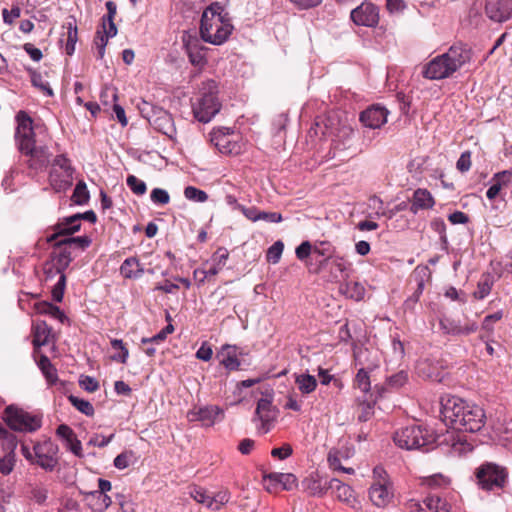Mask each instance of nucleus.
<instances>
[{
	"mask_svg": "<svg viewBox=\"0 0 512 512\" xmlns=\"http://www.w3.org/2000/svg\"><path fill=\"white\" fill-rule=\"evenodd\" d=\"M441 413L453 429L465 432L479 431L486 421L482 407L456 396L442 400Z\"/></svg>",
	"mask_w": 512,
	"mask_h": 512,
	"instance_id": "1",
	"label": "nucleus"
},
{
	"mask_svg": "<svg viewBox=\"0 0 512 512\" xmlns=\"http://www.w3.org/2000/svg\"><path fill=\"white\" fill-rule=\"evenodd\" d=\"M16 120L15 138L20 152L28 157V167L36 171L45 168L49 163L51 153L46 146L35 145V133L31 117L26 112L19 111Z\"/></svg>",
	"mask_w": 512,
	"mask_h": 512,
	"instance_id": "2",
	"label": "nucleus"
},
{
	"mask_svg": "<svg viewBox=\"0 0 512 512\" xmlns=\"http://www.w3.org/2000/svg\"><path fill=\"white\" fill-rule=\"evenodd\" d=\"M233 30L228 13L224 7L215 2L210 4L202 13L200 35L203 41L221 45L230 36Z\"/></svg>",
	"mask_w": 512,
	"mask_h": 512,
	"instance_id": "3",
	"label": "nucleus"
},
{
	"mask_svg": "<svg viewBox=\"0 0 512 512\" xmlns=\"http://www.w3.org/2000/svg\"><path fill=\"white\" fill-rule=\"evenodd\" d=\"M471 60V51L466 46L454 45L447 52L434 57L423 69V76L431 80L450 77Z\"/></svg>",
	"mask_w": 512,
	"mask_h": 512,
	"instance_id": "4",
	"label": "nucleus"
},
{
	"mask_svg": "<svg viewBox=\"0 0 512 512\" xmlns=\"http://www.w3.org/2000/svg\"><path fill=\"white\" fill-rule=\"evenodd\" d=\"M194 117L208 123L220 111L221 103L217 97V85L210 80L203 84L199 98L192 105Z\"/></svg>",
	"mask_w": 512,
	"mask_h": 512,
	"instance_id": "5",
	"label": "nucleus"
},
{
	"mask_svg": "<svg viewBox=\"0 0 512 512\" xmlns=\"http://www.w3.org/2000/svg\"><path fill=\"white\" fill-rule=\"evenodd\" d=\"M371 503L378 508L387 507L394 497L393 484L381 466L373 469V482L368 490Z\"/></svg>",
	"mask_w": 512,
	"mask_h": 512,
	"instance_id": "6",
	"label": "nucleus"
},
{
	"mask_svg": "<svg viewBox=\"0 0 512 512\" xmlns=\"http://www.w3.org/2000/svg\"><path fill=\"white\" fill-rule=\"evenodd\" d=\"M394 442L403 449L412 450L428 446L433 442V436L421 426H408L397 431Z\"/></svg>",
	"mask_w": 512,
	"mask_h": 512,
	"instance_id": "7",
	"label": "nucleus"
},
{
	"mask_svg": "<svg viewBox=\"0 0 512 512\" xmlns=\"http://www.w3.org/2000/svg\"><path fill=\"white\" fill-rule=\"evenodd\" d=\"M3 419L11 429L20 432H33L41 426L40 417L14 405L6 407Z\"/></svg>",
	"mask_w": 512,
	"mask_h": 512,
	"instance_id": "8",
	"label": "nucleus"
},
{
	"mask_svg": "<svg viewBox=\"0 0 512 512\" xmlns=\"http://www.w3.org/2000/svg\"><path fill=\"white\" fill-rule=\"evenodd\" d=\"M141 115L159 132L172 137L175 127L172 116L163 108L156 107L149 102L142 101L139 105Z\"/></svg>",
	"mask_w": 512,
	"mask_h": 512,
	"instance_id": "9",
	"label": "nucleus"
},
{
	"mask_svg": "<svg viewBox=\"0 0 512 512\" xmlns=\"http://www.w3.org/2000/svg\"><path fill=\"white\" fill-rule=\"evenodd\" d=\"M74 169L65 155H57L51 166L49 182L55 192L67 190L73 182Z\"/></svg>",
	"mask_w": 512,
	"mask_h": 512,
	"instance_id": "10",
	"label": "nucleus"
},
{
	"mask_svg": "<svg viewBox=\"0 0 512 512\" xmlns=\"http://www.w3.org/2000/svg\"><path fill=\"white\" fill-rule=\"evenodd\" d=\"M0 446L2 447L3 456H0V473L9 475L15 466V449L17 447V439L14 434L7 431L0 425Z\"/></svg>",
	"mask_w": 512,
	"mask_h": 512,
	"instance_id": "11",
	"label": "nucleus"
},
{
	"mask_svg": "<svg viewBox=\"0 0 512 512\" xmlns=\"http://www.w3.org/2000/svg\"><path fill=\"white\" fill-rule=\"evenodd\" d=\"M476 477L481 488L492 490L503 486L506 474L499 466L488 463L478 468Z\"/></svg>",
	"mask_w": 512,
	"mask_h": 512,
	"instance_id": "12",
	"label": "nucleus"
},
{
	"mask_svg": "<svg viewBox=\"0 0 512 512\" xmlns=\"http://www.w3.org/2000/svg\"><path fill=\"white\" fill-rule=\"evenodd\" d=\"M36 463L43 469L52 471L58 463V447L52 441H44L33 447Z\"/></svg>",
	"mask_w": 512,
	"mask_h": 512,
	"instance_id": "13",
	"label": "nucleus"
},
{
	"mask_svg": "<svg viewBox=\"0 0 512 512\" xmlns=\"http://www.w3.org/2000/svg\"><path fill=\"white\" fill-rule=\"evenodd\" d=\"M409 512H450V504L438 497L428 496L423 501L411 499L407 502Z\"/></svg>",
	"mask_w": 512,
	"mask_h": 512,
	"instance_id": "14",
	"label": "nucleus"
},
{
	"mask_svg": "<svg viewBox=\"0 0 512 512\" xmlns=\"http://www.w3.org/2000/svg\"><path fill=\"white\" fill-rule=\"evenodd\" d=\"M275 418L276 411L272 407V397L259 399L253 419L260 422L258 430L263 434L269 432Z\"/></svg>",
	"mask_w": 512,
	"mask_h": 512,
	"instance_id": "15",
	"label": "nucleus"
},
{
	"mask_svg": "<svg viewBox=\"0 0 512 512\" xmlns=\"http://www.w3.org/2000/svg\"><path fill=\"white\" fill-rule=\"evenodd\" d=\"M230 133L231 130L226 127L218 128L210 133L211 143L222 154H238L241 150L240 145L230 138Z\"/></svg>",
	"mask_w": 512,
	"mask_h": 512,
	"instance_id": "16",
	"label": "nucleus"
},
{
	"mask_svg": "<svg viewBox=\"0 0 512 512\" xmlns=\"http://www.w3.org/2000/svg\"><path fill=\"white\" fill-rule=\"evenodd\" d=\"M224 411L215 405L195 407L187 413L189 421H200L206 426H212L223 419Z\"/></svg>",
	"mask_w": 512,
	"mask_h": 512,
	"instance_id": "17",
	"label": "nucleus"
},
{
	"mask_svg": "<svg viewBox=\"0 0 512 512\" xmlns=\"http://www.w3.org/2000/svg\"><path fill=\"white\" fill-rule=\"evenodd\" d=\"M351 19L357 25L373 27L379 21L378 9L372 3L363 2L351 11Z\"/></svg>",
	"mask_w": 512,
	"mask_h": 512,
	"instance_id": "18",
	"label": "nucleus"
},
{
	"mask_svg": "<svg viewBox=\"0 0 512 512\" xmlns=\"http://www.w3.org/2000/svg\"><path fill=\"white\" fill-rule=\"evenodd\" d=\"M485 12L495 22H504L512 17V0H486Z\"/></svg>",
	"mask_w": 512,
	"mask_h": 512,
	"instance_id": "19",
	"label": "nucleus"
},
{
	"mask_svg": "<svg viewBox=\"0 0 512 512\" xmlns=\"http://www.w3.org/2000/svg\"><path fill=\"white\" fill-rule=\"evenodd\" d=\"M388 111L380 105H373L360 114L361 123L370 129H378L387 122Z\"/></svg>",
	"mask_w": 512,
	"mask_h": 512,
	"instance_id": "20",
	"label": "nucleus"
},
{
	"mask_svg": "<svg viewBox=\"0 0 512 512\" xmlns=\"http://www.w3.org/2000/svg\"><path fill=\"white\" fill-rule=\"evenodd\" d=\"M440 327L446 334L469 335L477 330L478 325L474 321L462 323L460 320L444 317L440 320Z\"/></svg>",
	"mask_w": 512,
	"mask_h": 512,
	"instance_id": "21",
	"label": "nucleus"
},
{
	"mask_svg": "<svg viewBox=\"0 0 512 512\" xmlns=\"http://www.w3.org/2000/svg\"><path fill=\"white\" fill-rule=\"evenodd\" d=\"M329 489H332L335 492L336 497L349 505L351 508L355 510H359L361 508L360 502L357 500L353 489L343 484L338 479H330L329 480Z\"/></svg>",
	"mask_w": 512,
	"mask_h": 512,
	"instance_id": "22",
	"label": "nucleus"
},
{
	"mask_svg": "<svg viewBox=\"0 0 512 512\" xmlns=\"http://www.w3.org/2000/svg\"><path fill=\"white\" fill-rule=\"evenodd\" d=\"M183 43L191 64L194 66L204 65L205 57L202 53V47L199 39L191 35H184Z\"/></svg>",
	"mask_w": 512,
	"mask_h": 512,
	"instance_id": "23",
	"label": "nucleus"
},
{
	"mask_svg": "<svg viewBox=\"0 0 512 512\" xmlns=\"http://www.w3.org/2000/svg\"><path fill=\"white\" fill-rule=\"evenodd\" d=\"M435 200L432 194L427 189L418 188L414 191L410 211L413 214H417L420 210H428L433 208Z\"/></svg>",
	"mask_w": 512,
	"mask_h": 512,
	"instance_id": "24",
	"label": "nucleus"
},
{
	"mask_svg": "<svg viewBox=\"0 0 512 512\" xmlns=\"http://www.w3.org/2000/svg\"><path fill=\"white\" fill-rule=\"evenodd\" d=\"M80 215H73L56 225V232L48 237V242L57 240L59 237H67L80 229Z\"/></svg>",
	"mask_w": 512,
	"mask_h": 512,
	"instance_id": "25",
	"label": "nucleus"
},
{
	"mask_svg": "<svg viewBox=\"0 0 512 512\" xmlns=\"http://www.w3.org/2000/svg\"><path fill=\"white\" fill-rule=\"evenodd\" d=\"M217 357L220 363L229 371L238 370L240 360L237 357V347L232 345H224L218 352Z\"/></svg>",
	"mask_w": 512,
	"mask_h": 512,
	"instance_id": "26",
	"label": "nucleus"
},
{
	"mask_svg": "<svg viewBox=\"0 0 512 512\" xmlns=\"http://www.w3.org/2000/svg\"><path fill=\"white\" fill-rule=\"evenodd\" d=\"M302 487L310 496H322L329 489V480L312 475L303 480Z\"/></svg>",
	"mask_w": 512,
	"mask_h": 512,
	"instance_id": "27",
	"label": "nucleus"
},
{
	"mask_svg": "<svg viewBox=\"0 0 512 512\" xmlns=\"http://www.w3.org/2000/svg\"><path fill=\"white\" fill-rule=\"evenodd\" d=\"M264 479L275 485H281L284 490H292L297 486V478L291 473L273 472L265 475Z\"/></svg>",
	"mask_w": 512,
	"mask_h": 512,
	"instance_id": "28",
	"label": "nucleus"
},
{
	"mask_svg": "<svg viewBox=\"0 0 512 512\" xmlns=\"http://www.w3.org/2000/svg\"><path fill=\"white\" fill-rule=\"evenodd\" d=\"M86 500L89 507L96 512H101L111 505V498L101 492L86 493Z\"/></svg>",
	"mask_w": 512,
	"mask_h": 512,
	"instance_id": "29",
	"label": "nucleus"
},
{
	"mask_svg": "<svg viewBox=\"0 0 512 512\" xmlns=\"http://www.w3.org/2000/svg\"><path fill=\"white\" fill-rule=\"evenodd\" d=\"M144 270L136 257H130L124 260L120 267V273L123 277L132 279L142 276Z\"/></svg>",
	"mask_w": 512,
	"mask_h": 512,
	"instance_id": "30",
	"label": "nucleus"
},
{
	"mask_svg": "<svg viewBox=\"0 0 512 512\" xmlns=\"http://www.w3.org/2000/svg\"><path fill=\"white\" fill-rule=\"evenodd\" d=\"M339 291L348 298L359 301L364 298L365 288L356 281H346L339 287Z\"/></svg>",
	"mask_w": 512,
	"mask_h": 512,
	"instance_id": "31",
	"label": "nucleus"
},
{
	"mask_svg": "<svg viewBox=\"0 0 512 512\" xmlns=\"http://www.w3.org/2000/svg\"><path fill=\"white\" fill-rule=\"evenodd\" d=\"M108 34V26L105 23H101V26L98 28L95 38L94 44L97 48V57L102 59L105 55V48L108 43L109 38H112Z\"/></svg>",
	"mask_w": 512,
	"mask_h": 512,
	"instance_id": "32",
	"label": "nucleus"
},
{
	"mask_svg": "<svg viewBox=\"0 0 512 512\" xmlns=\"http://www.w3.org/2000/svg\"><path fill=\"white\" fill-rule=\"evenodd\" d=\"M445 441L451 444L452 452L455 454L460 455L472 450L471 445L461 436L456 435L454 432L448 433Z\"/></svg>",
	"mask_w": 512,
	"mask_h": 512,
	"instance_id": "33",
	"label": "nucleus"
},
{
	"mask_svg": "<svg viewBox=\"0 0 512 512\" xmlns=\"http://www.w3.org/2000/svg\"><path fill=\"white\" fill-rule=\"evenodd\" d=\"M51 329L45 322H37L34 326L33 344L36 347L44 346L49 342Z\"/></svg>",
	"mask_w": 512,
	"mask_h": 512,
	"instance_id": "34",
	"label": "nucleus"
},
{
	"mask_svg": "<svg viewBox=\"0 0 512 512\" xmlns=\"http://www.w3.org/2000/svg\"><path fill=\"white\" fill-rule=\"evenodd\" d=\"M295 383L299 391L303 394H310L316 389V378L309 374H300L295 378Z\"/></svg>",
	"mask_w": 512,
	"mask_h": 512,
	"instance_id": "35",
	"label": "nucleus"
},
{
	"mask_svg": "<svg viewBox=\"0 0 512 512\" xmlns=\"http://www.w3.org/2000/svg\"><path fill=\"white\" fill-rule=\"evenodd\" d=\"M38 366L50 384H53L57 381V370L46 355H42L40 357Z\"/></svg>",
	"mask_w": 512,
	"mask_h": 512,
	"instance_id": "36",
	"label": "nucleus"
},
{
	"mask_svg": "<svg viewBox=\"0 0 512 512\" xmlns=\"http://www.w3.org/2000/svg\"><path fill=\"white\" fill-rule=\"evenodd\" d=\"M105 5L108 14L106 16H103L102 23H105L108 26V34L110 36H116L117 27L114 23V17L116 15L117 6L113 1H107Z\"/></svg>",
	"mask_w": 512,
	"mask_h": 512,
	"instance_id": "37",
	"label": "nucleus"
},
{
	"mask_svg": "<svg viewBox=\"0 0 512 512\" xmlns=\"http://www.w3.org/2000/svg\"><path fill=\"white\" fill-rule=\"evenodd\" d=\"M27 494L31 500L43 504L47 499L48 489L42 484H30Z\"/></svg>",
	"mask_w": 512,
	"mask_h": 512,
	"instance_id": "38",
	"label": "nucleus"
},
{
	"mask_svg": "<svg viewBox=\"0 0 512 512\" xmlns=\"http://www.w3.org/2000/svg\"><path fill=\"white\" fill-rule=\"evenodd\" d=\"M230 497L231 495L228 490H221L213 496L210 495L208 509H211L213 511H219L229 502Z\"/></svg>",
	"mask_w": 512,
	"mask_h": 512,
	"instance_id": "39",
	"label": "nucleus"
},
{
	"mask_svg": "<svg viewBox=\"0 0 512 512\" xmlns=\"http://www.w3.org/2000/svg\"><path fill=\"white\" fill-rule=\"evenodd\" d=\"M334 252L335 248L326 241L317 242L313 246V253L324 258V260L320 262L321 264L326 262L328 259H331Z\"/></svg>",
	"mask_w": 512,
	"mask_h": 512,
	"instance_id": "40",
	"label": "nucleus"
},
{
	"mask_svg": "<svg viewBox=\"0 0 512 512\" xmlns=\"http://www.w3.org/2000/svg\"><path fill=\"white\" fill-rule=\"evenodd\" d=\"M78 40L77 26L69 22L67 26V41L65 50L68 55H72L75 51V45Z\"/></svg>",
	"mask_w": 512,
	"mask_h": 512,
	"instance_id": "41",
	"label": "nucleus"
},
{
	"mask_svg": "<svg viewBox=\"0 0 512 512\" xmlns=\"http://www.w3.org/2000/svg\"><path fill=\"white\" fill-rule=\"evenodd\" d=\"M91 244V239L88 236H78V237H64L61 238L58 242H56L57 246L61 245H76L81 249L87 248Z\"/></svg>",
	"mask_w": 512,
	"mask_h": 512,
	"instance_id": "42",
	"label": "nucleus"
},
{
	"mask_svg": "<svg viewBox=\"0 0 512 512\" xmlns=\"http://www.w3.org/2000/svg\"><path fill=\"white\" fill-rule=\"evenodd\" d=\"M69 401L81 413L85 414L86 416H93L94 407L89 401L80 399L73 395L69 396Z\"/></svg>",
	"mask_w": 512,
	"mask_h": 512,
	"instance_id": "43",
	"label": "nucleus"
},
{
	"mask_svg": "<svg viewBox=\"0 0 512 512\" xmlns=\"http://www.w3.org/2000/svg\"><path fill=\"white\" fill-rule=\"evenodd\" d=\"M72 200L78 205H83L89 200V192L84 182L80 181L77 183Z\"/></svg>",
	"mask_w": 512,
	"mask_h": 512,
	"instance_id": "44",
	"label": "nucleus"
},
{
	"mask_svg": "<svg viewBox=\"0 0 512 512\" xmlns=\"http://www.w3.org/2000/svg\"><path fill=\"white\" fill-rule=\"evenodd\" d=\"M110 343L113 349L122 351V355H113L111 359L116 362L125 364L129 357V351L125 346L124 342L121 339H112Z\"/></svg>",
	"mask_w": 512,
	"mask_h": 512,
	"instance_id": "45",
	"label": "nucleus"
},
{
	"mask_svg": "<svg viewBox=\"0 0 512 512\" xmlns=\"http://www.w3.org/2000/svg\"><path fill=\"white\" fill-rule=\"evenodd\" d=\"M184 196L194 202L203 203L208 199V195L205 191L200 190L194 186H188L184 189Z\"/></svg>",
	"mask_w": 512,
	"mask_h": 512,
	"instance_id": "46",
	"label": "nucleus"
},
{
	"mask_svg": "<svg viewBox=\"0 0 512 512\" xmlns=\"http://www.w3.org/2000/svg\"><path fill=\"white\" fill-rule=\"evenodd\" d=\"M284 244L282 241H276L267 251V260L273 264L279 262L283 253Z\"/></svg>",
	"mask_w": 512,
	"mask_h": 512,
	"instance_id": "47",
	"label": "nucleus"
},
{
	"mask_svg": "<svg viewBox=\"0 0 512 512\" xmlns=\"http://www.w3.org/2000/svg\"><path fill=\"white\" fill-rule=\"evenodd\" d=\"M134 459V452L131 450L124 451L121 454L117 455L114 459V466L117 469H125L127 468Z\"/></svg>",
	"mask_w": 512,
	"mask_h": 512,
	"instance_id": "48",
	"label": "nucleus"
},
{
	"mask_svg": "<svg viewBox=\"0 0 512 512\" xmlns=\"http://www.w3.org/2000/svg\"><path fill=\"white\" fill-rule=\"evenodd\" d=\"M31 82H32L33 86L39 88L46 95H48V96H52L53 95L52 89L50 88L48 82H46L43 79L41 74L36 73L35 71H33L31 73Z\"/></svg>",
	"mask_w": 512,
	"mask_h": 512,
	"instance_id": "49",
	"label": "nucleus"
},
{
	"mask_svg": "<svg viewBox=\"0 0 512 512\" xmlns=\"http://www.w3.org/2000/svg\"><path fill=\"white\" fill-rule=\"evenodd\" d=\"M127 185L128 187L135 193L136 195H143L146 192V184L142 180L138 179L134 175H129L127 177Z\"/></svg>",
	"mask_w": 512,
	"mask_h": 512,
	"instance_id": "50",
	"label": "nucleus"
},
{
	"mask_svg": "<svg viewBox=\"0 0 512 512\" xmlns=\"http://www.w3.org/2000/svg\"><path fill=\"white\" fill-rule=\"evenodd\" d=\"M355 385L364 393L370 390V379L368 373L362 368L355 377Z\"/></svg>",
	"mask_w": 512,
	"mask_h": 512,
	"instance_id": "51",
	"label": "nucleus"
},
{
	"mask_svg": "<svg viewBox=\"0 0 512 512\" xmlns=\"http://www.w3.org/2000/svg\"><path fill=\"white\" fill-rule=\"evenodd\" d=\"M190 496L198 503L205 505L208 508L210 502V495L201 487H193L190 491Z\"/></svg>",
	"mask_w": 512,
	"mask_h": 512,
	"instance_id": "52",
	"label": "nucleus"
},
{
	"mask_svg": "<svg viewBox=\"0 0 512 512\" xmlns=\"http://www.w3.org/2000/svg\"><path fill=\"white\" fill-rule=\"evenodd\" d=\"M222 269L221 266L217 265V264H214L212 267H210L208 270H204V269H196L194 271V278H198V274H201V277L199 278V283H204L205 280L210 277V276H215L217 275L220 270Z\"/></svg>",
	"mask_w": 512,
	"mask_h": 512,
	"instance_id": "53",
	"label": "nucleus"
},
{
	"mask_svg": "<svg viewBox=\"0 0 512 512\" xmlns=\"http://www.w3.org/2000/svg\"><path fill=\"white\" fill-rule=\"evenodd\" d=\"M39 311L41 313L49 314L52 317L59 319L60 321H63V319L65 318V315L60 310V308L57 307V306H54V305H52L50 303H43V304H41Z\"/></svg>",
	"mask_w": 512,
	"mask_h": 512,
	"instance_id": "54",
	"label": "nucleus"
},
{
	"mask_svg": "<svg viewBox=\"0 0 512 512\" xmlns=\"http://www.w3.org/2000/svg\"><path fill=\"white\" fill-rule=\"evenodd\" d=\"M151 200L155 204L165 205L170 201V196L168 192L161 188H155L151 192Z\"/></svg>",
	"mask_w": 512,
	"mask_h": 512,
	"instance_id": "55",
	"label": "nucleus"
},
{
	"mask_svg": "<svg viewBox=\"0 0 512 512\" xmlns=\"http://www.w3.org/2000/svg\"><path fill=\"white\" fill-rule=\"evenodd\" d=\"M79 384L84 390L88 392H95L99 389L98 381L91 376H81Z\"/></svg>",
	"mask_w": 512,
	"mask_h": 512,
	"instance_id": "56",
	"label": "nucleus"
},
{
	"mask_svg": "<svg viewBox=\"0 0 512 512\" xmlns=\"http://www.w3.org/2000/svg\"><path fill=\"white\" fill-rule=\"evenodd\" d=\"M427 484L431 487H446L450 484V479L443 474H435L427 478Z\"/></svg>",
	"mask_w": 512,
	"mask_h": 512,
	"instance_id": "57",
	"label": "nucleus"
},
{
	"mask_svg": "<svg viewBox=\"0 0 512 512\" xmlns=\"http://www.w3.org/2000/svg\"><path fill=\"white\" fill-rule=\"evenodd\" d=\"M295 253L297 258L303 261L313 253V246L309 241H304L296 248Z\"/></svg>",
	"mask_w": 512,
	"mask_h": 512,
	"instance_id": "58",
	"label": "nucleus"
},
{
	"mask_svg": "<svg viewBox=\"0 0 512 512\" xmlns=\"http://www.w3.org/2000/svg\"><path fill=\"white\" fill-rule=\"evenodd\" d=\"M456 167L460 172H467L471 168V152L465 151L463 152L457 163Z\"/></svg>",
	"mask_w": 512,
	"mask_h": 512,
	"instance_id": "59",
	"label": "nucleus"
},
{
	"mask_svg": "<svg viewBox=\"0 0 512 512\" xmlns=\"http://www.w3.org/2000/svg\"><path fill=\"white\" fill-rule=\"evenodd\" d=\"M21 14V9L18 6H13L11 10L3 9L2 15H3V21L11 25L15 19L19 18Z\"/></svg>",
	"mask_w": 512,
	"mask_h": 512,
	"instance_id": "60",
	"label": "nucleus"
},
{
	"mask_svg": "<svg viewBox=\"0 0 512 512\" xmlns=\"http://www.w3.org/2000/svg\"><path fill=\"white\" fill-rule=\"evenodd\" d=\"M64 287H65V275L61 274L57 284L54 286V288L52 290V296L55 301H57V302L62 301L63 294H64Z\"/></svg>",
	"mask_w": 512,
	"mask_h": 512,
	"instance_id": "61",
	"label": "nucleus"
},
{
	"mask_svg": "<svg viewBox=\"0 0 512 512\" xmlns=\"http://www.w3.org/2000/svg\"><path fill=\"white\" fill-rule=\"evenodd\" d=\"M292 447L289 444H284L279 448H274L271 451V455L274 458L284 460L292 454Z\"/></svg>",
	"mask_w": 512,
	"mask_h": 512,
	"instance_id": "62",
	"label": "nucleus"
},
{
	"mask_svg": "<svg viewBox=\"0 0 512 512\" xmlns=\"http://www.w3.org/2000/svg\"><path fill=\"white\" fill-rule=\"evenodd\" d=\"M407 381V374L403 371L392 375L388 379V385L392 388H399L402 387Z\"/></svg>",
	"mask_w": 512,
	"mask_h": 512,
	"instance_id": "63",
	"label": "nucleus"
},
{
	"mask_svg": "<svg viewBox=\"0 0 512 512\" xmlns=\"http://www.w3.org/2000/svg\"><path fill=\"white\" fill-rule=\"evenodd\" d=\"M512 178V170H504L494 174L492 182L500 183L501 187L507 186Z\"/></svg>",
	"mask_w": 512,
	"mask_h": 512,
	"instance_id": "64",
	"label": "nucleus"
}]
</instances>
